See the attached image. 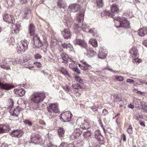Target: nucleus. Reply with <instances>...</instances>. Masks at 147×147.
<instances>
[{
  "label": "nucleus",
  "instance_id": "47",
  "mask_svg": "<svg viewBox=\"0 0 147 147\" xmlns=\"http://www.w3.org/2000/svg\"><path fill=\"white\" fill-rule=\"evenodd\" d=\"M73 70L76 73L78 74L80 73V70L78 68V67L77 66H76V67L73 69Z\"/></svg>",
  "mask_w": 147,
  "mask_h": 147
},
{
  "label": "nucleus",
  "instance_id": "19",
  "mask_svg": "<svg viewBox=\"0 0 147 147\" xmlns=\"http://www.w3.org/2000/svg\"><path fill=\"white\" fill-rule=\"evenodd\" d=\"M129 52L131 53V54H133L132 57L134 58L136 57L134 59V60H136L137 58L138 57V50L136 47H133Z\"/></svg>",
  "mask_w": 147,
  "mask_h": 147
},
{
  "label": "nucleus",
  "instance_id": "21",
  "mask_svg": "<svg viewBox=\"0 0 147 147\" xmlns=\"http://www.w3.org/2000/svg\"><path fill=\"white\" fill-rule=\"evenodd\" d=\"M139 35L141 36H144L145 35H147V28L143 27L138 30Z\"/></svg>",
  "mask_w": 147,
  "mask_h": 147
},
{
  "label": "nucleus",
  "instance_id": "28",
  "mask_svg": "<svg viewBox=\"0 0 147 147\" xmlns=\"http://www.w3.org/2000/svg\"><path fill=\"white\" fill-rule=\"evenodd\" d=\"M59 137L61 139L64 136L65 130L63 128L59 127L57 130Z\"/></svg>",
  "mask_w": 147,
  "mask_h": 147
},
{
  "label": "nucleus",
  "instance_id": "3",
  "mask_svg": "<svg viewBox=\"0 0 147 147\" xmlns=\"http://www.w3.org/2000/svg\"><path fill=\"white\" fill-rule=\"evenodd\" d=\"M31 100L33 102L39 103L42 102L46 98L45 93L39 92L34 93L32 95Z\"/></svg>",
  "mask_w": 147,
  "mask_h": 147
},
{
  "label": "nucleus",
  "instance_id": "34",
  "mask_svg": "<svg viewBox=\"0 0 147 147\" xmlns=\"http://www.w3.org/2000/svg\"><path fill=\"white\" fill-rule=\"evenodd\" d=\"M136 81V83L139 85H142V84H147V82L146 80H142L141 79H137Z\"/></svg>",
  "mask_w": 147,
  "mask_h": 147
},
{
  "label": "nucleus",
  "instance_id": "6",
  "mask_svg": "<svg viewBox=\"0 0 147 147\" xmlns=\"http://www.w3.org/2000/svg\"><path fill=\"white\" fill-rule=\"evenodd\" d=\"M32 42L35 47H39L42 45V42L40 41V38L37 35H34L33 36Z\"/></svg>",
  "mask_w": 147,
  "mask_h": 147
},
{
  "label": "nucleus",
  "instance_id": "27",
  "mask_svg": "<svg viewBox=\"0 0 147 147\" xmlns=\"http://www.w3.org/2000/svg\"><path fill=\"white\" fill-rule=\"evenodd\" d=\"M61 57L62 60L65 61H71V59L69 58L68 56L65 53H62L60 55Z\"/></svg>",
  "mask_w": 147,
  "mask_h": 147
},
{
  "label": "nucleus",
  "instance_id": "58",
  "mask_svg": "<svg viewBox=\"0 0 147 147\" xmlns=\"http://www.w3.org/2000/svg\"><path fill=\"white\" fill-rule=\"evenodd\" d=\"M139 123L141 126H143L144 127H145V125L143 122L142 121H140L139 122Z\"/></svg>",
  "mask_w": 147,
  "mask_h": 147
},
{
  "label": "nucleus",
  "instance_id": "30",
  "mask_svg": "<svg viewBox=\"0 0 147 147\" xmlns=\"http://www.w3.org/2000/svg\"><path fill=\"white\" fill-rule=\"evenodd\" d=\"M60 71L64 75L69 76L68 71L65 67H61L60 68Z\"/></svg>",
  "mask_w": 147,
  "mask_h": 147
},
{
  "label": "nucleus",
  "instance_id": "48",
  "mask_svg": "<svg viewBox=\"0 0 147 147\" xmlns=\"http://www.w3.org/2000/svg\"><path fill=\"white\" fill-rule=\"evenodd\" d=\"M75 79L76 81L81 84H82L83 83L82 80H81L80 78L78 77H75Z\"/></svg>",
  "mask_w": 147,
  "mask_h": 147
},
{
  "label": "nucleus",
  "instance_id": "64",
  "mask_svg": "<svg viewBox=\"0 0 147 147\" xmlns=\"http://www.w3.org/2000/svg\"><path fill=\"white\" fill-rule=\"evenodd\" d=\"M138 93L141 94V95H143V94H145L144 92H140V91H139L138 92Z\"/></svg>",
  "mask_w": 147,
  "mask_h": 147
},
{
  "label": "nucleus",
  "instance_id": "5",
  "mask_svg": "<svg viewBox=\"0 0 147 147\" xmlns=\"http://www.w3.org/2000/svg\"><path fill=\"white\" fill-rule=\"evenodd\" d=\"M72 116L70 111H66L61 114L60 120L64 122H69L70 121Z\"/></svg>",
  "mask_w": 147,
  "mask_h": 147
},
{
  "label": "nucleus",
  "instance_id": "51",
  "mask_svg": "<svg viewBox=\"0 0 147 147\" xmlns=\"http://www.w3.org/2000/svg\"><path fill=\"white\" fill-rule=\"evenodd\" d=\"M42 56L38 54H36L34 55L35 58L36 59H40Z\"/></svg>",
  "mask_w": 147,
  "mask_h": 147
},
{
  "label": "nucleus",
  "instance_id": "2",
  "mask_svg": "<svg viewBox=\"0 0 147 147\" xmlns=\"http://www.w3.org/2000/svg\"><path fill=\"white\" fill-rule=\"evenodd\" d=\"M47 115L51 118L55 117L56 116V114L59 112L58 105L57 104H50L47 107Z\"/></svg>",
  "mask_w": 147,
  "mask_h": 147
},
{
  "label": "nucleus",
  "instance_id": "13",
  "mask_svg": "<svg viewBox=\"0 0 147 147\" xmlns=\"http://www.w3.org/2000/svg\"><path fill=\"white\" fill-rule=\"evenodd\" d=\"M115 23V25L117 27H121V22L122 21V17H115L113 18Z\"/></svg>",
  "mask_w": 147,
  "mask_h": 147
},
{
  "label": "nucleus",
  "instance_id": "61",
  "mask_svg": "<svg viewBox=\"0 0 147 147\" xmlns=\"http://www.w3.org/2000/svg\"><path fill=\"white\" fill-rule=\"evenodd\" d=\"M80 62L82 63V64L83 65H85L87 63L85 61H83V60L81 61Z\"/></svg>",
  "mask_w": 147,
  "mask_h": 147
},
{
  "label": "nucleus",
  "instance_id": "36",
  "mask_svg": "<svg viewBox=\"0 0 147 147\" xmlns=\"http://www.w3.org/2000/svg\"><path fill=\"white\" fill-rule=\"evenodd\" d=\"M83 65L81 67V69L84 70H89V68L91 67L90 65L88 64L87 63Z\"/></svg>",
  "mask_w": 147,
  "mask_h": 147
},
{
  "label": "nucleus",
  "instance_id": "23",
  "mask_svg": "<svg viewBox=\"0 0 147 147\" xmlns=\"http://www.w3.org/2000/svg\"><path fill=\"white\" fill-rule=\"evenodd\" d=\"M61 46L63 49H67L68 48H69L71 51H72L73 49L72 45L70 43H67L62 42Z\"/></svg>",
  "mask_w": 147,
  "mask_h": 147
},
{
  "label": "nucleus",
  "instance_id": "24",
  "mask_svg": "<svg viewBox=\"0 0 147 147\" xmlns=\"http://www.w3.org/2000/svg\"><path fill=\"white\" fill-rule=\"evenodd\" d=\"M94 136L95 138L99 141H101L103 138L102 136L100 133V131L99 130H98L95 131Z\"/></svg>",
  "mask_w": 147,
  "mask_h": 147
},
{
  "label": "nucleus",
  "instance_id": "12",
  "mask_svg": "<svg viewBox=\"0 0 147 147\" xmlns=\"http://www.w3.org/2000/svg\"><path fill=\"white\" fill-rule=\"evenodd\" d=\"M40 139V137L38 135L33 134L31 136L30 142L35 144L37 143V141Z\"/></svg>",
  "mask_w": 147,
  "mask_h": 147
},
{
  "label": "nucleus",
  "instance_id": "14",
  "mask_svg": "<svg viewBox=\"0 0 147 147\" xmlns=\"http://www.w3.org/2000/svg\"><path fill=\"white\" fill-rule=\"evenodd\" d=\"M62 34L65 39H68L70 38L71 34V32L69 29H64L62 31Z\"/></svg>",
  "mask_w": 147,
  "mask_h": 147
},
{
  "label": "nucleus",
  "instance_id": "60",
  "mask_svg": "<svg viewBox=\"0 0 147 147\" xmlns=\"http://www.w3.org/2000/svg\"><path fill=\"white\" fill-rule=\"evenodd\" d=\"M52 145L50 144L49 143V144H47L45 147H52Z\"/></svg>",
  "mask_w": 147,
  "mask_h": 147
},
{
  "label": "nucleus",
  "instance_id": "4",
  "mask_svg": "<svg viewBox=\"0 0 147 147\" xmlns=\"http://www.w3.org/2000/svg\"><path fill=\"white\" fill-rule=\"evenodd\" d=\"M29 42L26 40L21 41L17 45L16 51L18 53H22L28 49Z\"/></svg>",
  "mask_w": 147,
  "mask_h": 147
},
{
  "label": "nucleus",
  "instance_id": "20",
  "mask_svg": "<svg viewBox=\"0 0 147 147\" xmlns=\"http://www.w3.org/2000/svg\"><path fill=\"white\" fill-rule=\"evenodd\" d=\"M20 108L19 107H17L15 109H11L9 112L12 115L17 117L20 113Z\"/></svg>",
  "mask_w": 147,
  "mask_h": 147
},
{
  "label": "nucleus",
  "instance_id": "42",
  "mask_svg": "<svg viewBox=\"0 0 147 147\" xmlns=\"http://www.w3.org/2000/svg\"><path fill=\"white\" fill-rule=\"evenodd\" d=\"M127 131L129 134H131L133 133L132 128L131 125L129 126L127 129Z\"/></svg>",
  "mask_w": 147,
  "mask_h": 147
},
{
  "label": "nucleus",
  "instance_id": "39",
  "mask_svg": "<svg viewBox=\"0 0 147 147\" xmlns=\"http://www.w3.org/2000/svg\"><path fill=\"white\" fill-rule=\"evenodd\" d=\"M72 86L74 89H78L82 88V86L78 84H72Z\"/></svg>",
  "mask_w": 147,
  "mask_h": 147
},
{
  "label": "nucleus",
  "instance_id": "43",
  "mask_svg": "<svg viewBox=\"0 0 147 147\" xmlns=\"http://www.w3.org/2000/svg\"><path fill=\"white\" fill-rule=\"evenodd\" d=\"M63 88L67 93L71 91V87L69 86L66 85L63 87Z\"/></svg>",
  "mask_w": 147,
  "mask_h": 147
},
{
  "label": "nucleus",
  "instance_id": "9",
  "mask_svg": "<svg viewBox=\"0 0 147 147\" xmlns=\"http://www.w3.org/2000/svg\"><path fill=\"white\" fill-rule=\"evenodd\" d=\"M80 7V5L76 3L71 4L69 6V11L75 13L77 11Z\"/></svg>",
  "mask_w": 147,
  "mask_h": 147
},
{
  "label": "nucleus",
  "instance_id": "41",
  "mask_svg": "<svg viewBox=\"0 0 147 147\" xmlns=\"http://www.w3.org/2000/svg\"><path fill=\"white\" fill-rule=\"evenodd\" d=\"M88 32H89L94 36L96 33V30L94 28L90 29H89Z\"/></svg>",
  "mask_w": 147,
  "mask_h": 147
},
{
  "label": "nucleus",
  "instance_id": "57",
  "mask_svg": "<svg viewBox=\"0 0 147 147\" xmlns=\"http://www.w3.org/2000/svg\"><path fill=\"white\" fill-rule=\"evenodd\" d=\"M143 44L146 47H147V40H144L143 41Z\"/></svg>",
  "mask_w": 147,
  "mask_h": 147
},
{
  "label": "nucleus",
  "instance_id": "33",
  "mask_svg": "<svg viewBox=\"0 0 147 147\" xmlns=\"http://www.w3.org/2000/svg\"><path fill=\"white\" fill-rule=\"evenodd\" d=\"M95 3L99 8L102 7L104 4L102 0H96Z\"/></svg>",
  "mask_w": 147,
  "mask_h": 147
},
{
  "label": "nucleus",
  "instance_id": "7",
  "mask_svg": "<svg viewBox=\"0 0 147 147\" xmlns=\"http://www.w3.org/2000/svg\"><path fill=\"white\" fill-rule=\"evenodd\" d=\"M14 87L13 85L9 83L2 82L0 81V88L8 90Z\"/></svg>",
  "mask_w": 147,
  "mask_h": 147
},
{
  "label": "nucleus",
  "instance_id": "38",
  "mask_svg": "<svg viewBox=\"0 0 147 147\" xmlns=\"http://www.w3.org/2000/svg\"><path fill=\"white\" fill-rule=\"evenodd\" d=\"M90 42L91 43V44L93 46L95 47H96L97 46V43L96 40H91L90 41Z\"/></svg>",
  "mask_w": 147,
  "mask_h": 147
},
{
  "label": "nucleus",
  "instance_id": "29",
  "mask_svg": "<svg viewBox=\"0 0 147 147\" xmlns=\"http://www.w3.org/2000/svg\"><path fill=\"white\" fill-rule=\"evenodd\" d=\"M57 5L61 8V11L63 12L65 11V5L63 3L62 1H59L57 2Z\"/></svg>",
  "mask_w": 147,
  "mask_h": 147
},
{
  "label": "nucleus",
  "instance_id": "18",
  "mask_svg": "<svg viewBox=\"0 0 147 147\" xmlns=\"http://www.w3.org/2000/svg\"><path fill=\"white\" fill-rule=\"evenodd\" d=\"M23 134V132L20 131L16 130L11 132V135L13 137L20 138L22 136Z\"/></svg>",
  "mask_w": 147,
  "mask_h": 147
},
{
  "label": "nucleus",
  "instance_id": "8",
  "mask_svg": "<svg viewBox=\"0 0 147 147\" xmlns=\"http://www.w3.org/2000/svg\"><path fill=\"white\" fill-rule=\"evenodd\" d=\"M81 128L80 127L75 128L74 131V133L71 136V138L73 139H75L79 137L82 133V131L81 130L82 129V126H80Z\"/></svg>",
  "mask_w": 147,
  "mask_h": 147
},
{
  "label": "nucleus",
  "instance_id": "50",
  "mask_svg": "<svg viewBox=\"0 0 147 147\" xmlns=\"http://www.w3.org/2000/svg\"><path fill=\"white\" fill-rule=\"evenodd\" d=\"M74 62L73 63H71L69 64V67L71 68L72 70L76 67Z\"/></svg>",
  "mask_w": 147,
  "mask_h": 147
},
{
  "label": "nucleus",
  "instance_id": "37",
  "mask_svg": "<svg viewBox=\"0 0 147 147\" xmlns=\"http://www.w3.org/2000/svg\"><path fill=\"white\" fill-rule=\"evenodd\" d=\"M85 49L87 50L88 54L90 55V57H93L96 54V52L92 50H90L89 51L87 48V49Z\"/></svg>",
  "mask_w": 147,
  "mask_h": 147
},
{
  "label": "nucleus",
  "instance_id": "52",
  "mask_svg": "<svg viewBox=\"0 0 147 147\" xmlns=\"http://www.w3.org/2000/svg\"><path fill=\"white\" fill-rule=\"evenodd\" d=\"M121 139L123 140V142L125 141L126 140V137L125 135L124 134H122L121 135Z\"/></svg>",
  "mask_w": 147,
  "mask_h": 147
},
{
  "label": "nucleus",
  "instance_id": "55",
  "mask_svg": "<svg viewBox=\"0 0 147 147\" xmlns=\"http://www.w3.org/2000/svg\"><path fill=\"white\" fill-rule=\"evenodd\" d=\"M126 82L131 83H133L134 82V81L133 80L130 79H127L126 80Z\"/></svg>",
  "mask_w": 147,
  "mask_h": 147
},
{
  "label": "nucleus",
  "instance_id": "62",
  "mask_svg": "<svg viewBox=\"0 0 147 147\" xmlns=\"http://www.w3.org/2000/svg\"><path fill=\"white\" fill-rule=\"evenodd\" d=\"M20 87L23 86L25 88H26V87H27L26 86V85L24 84H20Z\"/></svg>",
  "mask_w": 147,
  "mask_h": 147
},
{
  "label": "nucleus",
  "instance_id": "53",
  "mask_svg": "<svg viewBox=\"0 0 147 147\" xmlns=\"http://www.w3.org/2000/svg\"><path fill=\"white\" fill-rule=\"evenodd\" d=\"M34 63L37 67H40L42 66V64L39 62H35Z\"/></svg>",
  "mask_w": 147,
  "mask_h": 147
},
{
  "label": "nucleus",
  "instance_id": "35",
  "mask_svg": "<svg viewBox=\"0 0 147 147\" xmlns=\"http://www.w3.org/2000/svg\"><path fill=\"white\" fill-rule=\"evenodd\" d=\"M74 147V146L72 144H67L66 143H62L59 146V147Z\"/></svg>",
  "mask_w": 147,
  "mask_h": 147
},
{
  "label": "nucleus",
  "instance_id": "59",
  "mask_svg": "<svg viewBox=\"0 0 147 147\" xmlns=\"http://www.w3.org/2000/svg\"><path fill=\"white\" fill-rule=\"evenodd\" d=\"M128 107L131 109H133L134 108V105L131 104H129L128 106Z\"/></svg>",
  "mask_w": 147,
  "mask_h": 147
},
{
  "label": "nucleus",
  "instance_id": "44",
  "mask_svg": "<svg viewBox=\"0 0 147 147\" xmlns=\"http://www.w3.org/2000/svg\"><path fill=\"white\" fill-rule=\"evenodd\" d=\"M70 20L69 18V19L65 20H66L65 23L67 27H70L72 24V22L71 21L70 22Z\"/></svg>",
  "mask_w": 147,
  "mask_h": 147
},
{
  "label": "nucleus",
  "instance_id": "22",
  "mask_svg": "<svg viewBox=\"0 0 147 147\" xmlns=\"http://www.w3.org/2000/svg\"><path fill=\"white\" fill-rule=\"evenodd\" d=\"M26 92L22 88H17L15 90V93L20 96H24Z\"/></svg>",
  "mask_w": 147,
  "mask_h": 147
},
{
  "label": "nucleus",
  "instance_id": "45",
  "mask_svg": "<svg viewBox=\"0 0 147 147\" xmlns=\"http://www.w3.org/2000/svg\"><path fill=\"white\" fill-rule=\"evenodd\" d=\"M24 123L26 125L30 126H31L32 125V123L28 120H26L25 121Z\"/></svg>",
  "mask_w": 147,
  "mask_h": 147
},
{
  "label": "nucleus",
  "instance_id": "1",
  "mask_svg": "<svg viewBox=\"0 0 147 147\" xmlns=\"http://www.w3.org/2000/svg\"><path fill=\"white\" fill-rule=\"evenodd\" d=\"M84 13H80L76 16V21L79 22L78 24L75 25L74 26V28L77 31L82 30L84 32H87L89 29L88 26L85 23L81 24V22L83 20Z\"/></svg>",
  "mask_w": 147,
  "mask_h": 147
},
{
  "label": "nucleus",
  "instance_id": "54",
  "mask_svg": "<svg viewBox=\"0 0 147 147\" xmlns=\"http://www.w3.org/2000/svg\"><path fill=\"white\" fill-rule=\"evenodd\" d=\"M102 113L103 115H105L108 114V112L106 109H104L103 110Z\"/></svg>",
  "mask_w": 147,
  "mask_h": 147
},
{
  "label": "nucleus",
  "instance_id": "46",
  "mask_svg": "<svg viewBox=\"0 0 147 147\" xmlns=\"http://www.w3.org/2000/svg\"><path fill=\"white\" fill-rule=\"evenodd\" d=\"M115 79L118 81H121L123 80L124 78L122 76H117L115 77Z\"/></svg>",
  "mask_w": 147,
  "mask_h": 147
},
{
  "label": "nucleus",
  "instance_id": "25",
  "mask_svg": "<svg viewBox=\"0 0 147 147\" xmlns=\"http://www.w3.org/2000/svg\"><path fill=\"white\" fill-rule=\"evenodd\" d=\"M29 33L31 36H34L36 35L35 34V29L34 25L32 24H30L29 26Z\"/></svg>",
  "mask_w": 147,
  "mask_h": 147
},
{
  "label": "nucleus",
  "instance_id": "15",
  "mask_svg": "<svg viewBox=\"0 0 147 147\" xmlns=\"http://www.w3.org/2000/svg\"><path fill=\"white\" fill-rule=\"evenodd\" d=\"M101 17L103 19H106L109 17L113 18H114L113 14L111 13L109 11H107L106 10L103 11L101 13Z\"/></svg>",
  "mask_w": 147,
  "mask_h": 147
},
{
  "label": "nucleus",
  "instance_id": "11",
  "mask_svg": "<svg viewBox=\"0 0 147 147\" xmlns=\"http://www.w3.org/2000/svg\"><path fill=\"white\" fill-rule=\"evenodd\" d=\"M74 43L75 45H80L82 48L85 49H87L86 44L84 41L80 39H76L74 41Z\"/></svg>",
  "mask_w": 147,
  "mask_h": 147
},
{
  "label": "nucleus",
  "instance_id": "56",
  "mask_svg": "<svg viewBox=\"0 0 147 147\" xmlns=\"http://www.w3.org/2000/svg\"><path fill=\"white\" fill-rule=\"evenodd\" d=\"M141 106L142 107V108L146 112H147V107L145 105L144 106L143 105H142Z\"/></svg>",
  "mask_w": 147,
  "mask_h": 147
},
{
  "label": "nucleus",
  "instance_id": "49",
  "mask_svg": "<svg viewBox=\"0 0 147 147\" xmlns=\"http://www.w3.org/2000/svg\"><path fill=\"white\" fill-rule=\"evenodd\" d=\"M91 133L88 130H87L85 132L84 135L87 137H88L91 136Z\"/></svg>",
  "mask_w": 147,
  "mask_h": 147
},
{
  "label": "nucleus",
  "instance_id": "10",
  "mask_svg": "<svg viewBox=\"0 0 147 147\" xmlns=\"http://www.w3.org/2000/svg\"><path fill=\"white\" fill-rule=\"evenodd\" d=\"M3 20L4 21L8 23L13 24L15 22L14 19L12 18L11 16L8 14H5L3 16Z\"/></svg>",
  "mask_w": 147,
  "mask_h": 147
},
{
  "label": "nucleus",
  "instance_id": "31",
  "mask_svg": "<svg viewBox=\"0 0 147 147\" xmlns=\"http://www.w3.org/2000/svg\"><path fill=\"white\" fill-rule=\"evenodd\" d=\"M107 55L106 53L102 51H99L98 54V57L101 59H104L106 58Z\"/></svg>",
  "mask_w": 147,
  "mask_h": 147
},
{
  "label": "nucleus",
  "instance_id": "26",
  "mask_svg": "<svg viewBox=\"0 0 147 147\" xmlns=\"http://www.w3.org/2000/svg\"><path fill=\"white\" fill-rule=\"evenodd\" d=\"M111 11L112 13V14L114 13H117L119 11V9L118 7V6L115 4H113L111 7Z\"/></svg>",
  "mask_w": 147,
  "mask_h": 147
},
{
  "label": "nucleus",
  "instance_id": "32",
  "mask_svg": "<svg viewBox=\"0 0 147 147\" xmlns=\"http://www.w3.org/2000/svg\"><path fill=\"white\" fill-rule=\"evenodd\" d=\"M134 102L136 107H139L140 106L142 105V103L140 100L136 98H134Z\"/></svg>",
  "mask_w": 147,
  "mask_h": 147
},
{
  "label": "nucleus",
  "instance_id": "17",
  "mask_svg": "<svg viewBox=\"0 0 147 147\" xmlns=\"http://www.w3.org/2000/svg\"><path fill=\"white\" fill-rule=\"evenodd\" d=\"M9 129V126L7 125H0V133L8 132Z\"/></svg>",
  "mask_w": 147,
  "mask_h": 147
},
{
  "label": "nucleus",
  "instance_id": "40",
  "mask_svg": "<svg viewBox=\"0 0 147 147\" xmlns=\"http://www.w3.org/2000/svg\"><path fill=\"white\" fill-rule=\"evenodd\" d=\"M16 28L13 29L14 32L17 33L18 32L19 29L20 27V25L19 23L16 24L15 25Z\"/></svg>",
  "mask_w": 147,
  "mask_h": 147
},
{
  "label": "nucleus",
  "instance_id": "16",
  "mask_svg": "<svg viewBox=\"0 0 147 147\" xmlns=\"http://www.w3.org/2000/svg\"><path fill=\"white\" fill-rule=\"evenodd\" d=\"M121 27L125 28H128L129 27V22L126 18L122 17Z\"/></svg>",
  "mask_w": 147,
  "mask_h": 147
},
{
  "label": "nucleus",
  "instance_id": "63",
  "mask_svg": "<svg viewBox=\"0 0 147 147\" xmlns=\"http://www.w3.org/2000/svg\"><path fill=\"white\" fill-rule=\"evenodd\" d=\"M99 124L100 125V126L102 128L103 127H104L103 126V124L102 123L101 121H100V122H99Z\"/></svg>",
  "mask_w": 147,
  "mask_h": 147
}]
</instances>
